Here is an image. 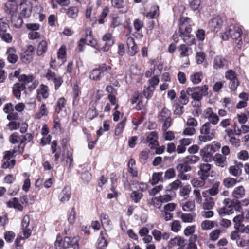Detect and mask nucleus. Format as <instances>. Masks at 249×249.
Here are the masks:
<instances>
[{
	"mask_svg": "<svg viewBox=\"0 0 249 249\" xmlns=\"http://www.w3.org/2000/svg\"><path fill=\"white\" fill-rule=\"evenodd\" d=\"M65 10L67 11V16L70 18H74L78 16L79 10L76 7L72 6Z\"/></svg>",
	"mask_w": 249,
	"mask_h": 249,
	"instance_id": "nucleus-36",
	"label": "nucleus"
},
{
	"mask_svg": "<svg viewBox=\"0 0 249 249\" xmlns=\"http://www.w3.org/2000/svg\"><path fill=\"white\" fill-rule=\"evenodd\" d=\"M181 219L184 222L191 223L193 221L194 217L191 214L182 213L181 215Z\"/></svg>",
	"mask_w": 249,
	"mask_h": 249,
	"instance_id": "nucleus-64",
	"label": "nucleus"
},
{
	"mask_svg": "<svg viewBox=\"0 0 249 249\" xmlns=\"http://www.w3.org/2000/svg\"><path fill=\"white\" fill-rule=\"evenodd\" d=\"M66 51V47L62 46L59 49L57 53L58 58L59 59H61L63 62L65 61Z\"/></svg>",
	"mask_w": 249,
	"mask_h": 249,
	"instance_id": "nucleus-60",
	"label": "nucleus"
},
{
	"mask_svg": "<svg viewBox=\"0 0 249 249\" xmlns=\"http://www.w3.org/2000/svg\"><path fill=\"white\" fill-rule=\"evenodd\" d=\"M70 242L69 237H66L63 240L57 239L55 242L56 249H65L68 248Z\"/></svg>",
	"mask_w": 249,
	"mask_h": 249,
	"instance_id": "nucleus-24",
	"label": "nucleus"
},
{
	"mask_svg": "<svg viewBox=\"0 0 249 249\" xmlns=\"http://www.w3.org/2000/svg\"><path fill=\"white\" fill-rule=\"evenodd\" d=\"M154 90L155 88L148 86L143 90V95L146 98L149 99L152 96Z\"/></svg>",
	"mask_w": 249,
	"mask_h": 249,
	"instance_id": "nucleus-61",
	"label": "nucleus"
},
{
	"mask_svg": "<svg viewBox=\"0 0 249 249\" xmlns=\"http://www.w3.org/2000/svg\"><path fill=\"white\" fill-rule=\"evenodd\" d=\"M181 207L184 211L191 212L195 210V204L193 200L188 201L181 204Z\"/></svg>",
	"mask_w": 249,
	"mask_h": 249,
	"instance_id": "nucleus-35",
	"label": "nucleus"
},
{
	"mask_svg": "<svg viewBox=\"0 0 249 249\" xmlns=\"http://www.w3.org/2000/svg\"><path fill=\"white\" fill-rule=\"evenodd\" d=\"M101 235H102V233H101ZM108 242L107 240L102 236L101 238L98 240L97 243V249H106L107 246Z\"/></svg>",
	"mask_w": 249,
	"mask_h": 249,
	"instance_id": "nucleus-49",
	"label": "nucleus"
},
{
	"mask_svg": "<svg viewBox=\"0 0 249 249\" xmlns=\"http://www.w3.org/2000/svg\"><path fill=\"white\" fill-rule=\"evenodd\" d=\"M12 23L14 26L17 28H20L21 27L23 20L21 17H17L15 16L14 18L11 19Z\"/></svg>",
	"mask_w": 249,
	"mask_h": 249,
	"instance_id": "nucleus-57",
	"label": "nucleus"
},
{
	"mask_svg": "<svg viewBox=\"0 0 249 249\" xmlns=\"http://www.w3.org/2000/svg\"><path fill=\"white\" fill-rule=\"evenodd\" d=\"M205 180L200 178H194L192 181V184L194 187H202L205 184Z\"/></svg>",
	"mask_w": 249,
	"mask_h": 249,
	"instance_id": "nucleus-50",
	"label": "nucleus"
},
{
	"mask_svg": "<svg viewBox=\"0 0 249 249\" xmlns=\"http://www.w3.org/2000/svg\"><path fill=\"white\" fill-rule=\"evenodd\" d=\"M148 204L160 209L161 207L162 203L160 196L158 197H153L151 199L148 201Z\"/></svg>",
	"mask_w": 249,
	"mask_h": 249,
	"instance_id": "nucleus-38",
	"label": "nucleus"
},
{
	"mask_svg": "<svg viewBox=\"0 0 249 249\" xmlns=\"http://www.w3.org/2000/svg\"><path fill=\"white\" fill-rule=\"evenodd\" d=\"M238 182L237 179L228 177L223 179V184L227 188H231L234 187Z\"/></svg>",
	"mask_w": 249,
	"mask_h": 249,
	"instance_id": "nucleus-32",
	"label": "nucleus"
},
{
	"mask_svg": "<svg viewBox=\"0 0 249 249\" xmlns=\"http://www.w3.org/2000/svg\"><path fill=\"white\" fill-rule=\"evenodd\" d=\"M146 141L149 143L151 148H155L158 146L157 133L156 131L150 132L147 136Z\"/></svg>",
	"mask_w": 249,
	"mask_h": 249,
	"instance_id": "nucleus-18",
	"label": "nucleus"
},
{
	"mask_svg": "<svg viewBox=\"0 0 249 249\" xmlns=\"http://www.w3.org/2000/svg\"><path fill=\"white\" fill-rule=\"evenodd\" d=\"M7 207L9 208H14L20 211L23 209V206L19 202L18 198L14 197L12 201H9L6 203Z\"/></svg>",
	"mask_w": 249,
	"mask_h": 249,
	"instance_id": "nucleus-29",
	"label": "nucleus"
},
{
	"mask_svg": "<svg viewBox=\"0 0 249 249\" xmlns=\"http://www.w3.org/2000/svg\"><path fill=\"white\" fill-rule=\"evenodd\" d=\"M21 137V135H19L18 133L16 132L13 133L10 135L9 141L13 144L20 143L21 145L23 144V141Z\"/></svg>",
	"mask_w": 249,
	"mask_h": 249,
	"instance_id": "nucleus-37",
	"label": "nucleus"
},
{
	"mask_svg": "<svg viewBox=\"0 0 249 249\" xmlns=\"http://www.w3.org/2000/svg\"><path fill=\"white\" fill-rule=\"evenodd\" d=\"M221 233V231L219 229H215V230L212 231L209 233L210 239L213 241H216L218 239Z\"/></svg>",
	"mask_w": 249,
	"mask_h": 249,
	"instance_id": "nucleus-47",
	"label": "nucleus"
},
{
	"mask_svg": "<svg viewBox=\"0 0 249 249\" xmlns=\"http://www.w3.org/2000/svg\"><path fill=\"white\" fill-rule=\"evenodd\" d=\"M191 190V188L190 185H185L181 188L179 194L184 199H187L189 197Z\"/></svg>",
	"mask_w": 249,
	"mask_h": 249,
	"instance_id": "nucleus-43",
	"label": "nucleus"
},
{
	"mask_svg": "<svg viewBox=\"0 0 249 249\" xmlns=\"http://www.w3.org/2000/svg\"><path fill=\"white\" fill-rule=\"evenodd\" d=\"M229 202V199H225L223 203L226 205L218 210V213L221 216L230 215L233 213V209L237 211H240L242 209L241 202L236 200L235 202L228 206Z\"/></svg>",
	"mask_w": 249,
	"mask_h": 249,
	"instance_id": "nucleus-3",
	"label": "nucleus"
},
{
	"mask_svg": "<svg viewBox=\"0 0 249 249\" xmlns=\"http://www.w3.org/2000/svg\"><path fill=\"white\" fill-rule=\"evenodd\" d=\"M8 22L6 17H2L0 19V37L4 41L11 43L13 38L9 32L10 28Z\"/></svg>",
	"mask_w": 249,
	"mask_h": 249,
	"instance_id": "nucleus-5",
	"label": "nucleus"
},
{
	"mask_svg": "<svg viewBox=\"0 0 249 249\" xmlns=\"http://www.w3.org/2000/svg\"><path fill=\"white\" fill-rule=\"evenodd\" d=\"M178 50L179 52V57L180 58L188 57L192 54L191 49L185 44H181L178 47Z\"/></svg>",
	"mask_w": 249,
	"mask_h": 249,
	"instance_id": "nucleus-21",
	"label": "nucleus"
},
{
	"mask_svg": "<svg viewBox=\"0 0 249 249\" xmlns=\"http://www.w3.org/2000/svg\"><path fill=\"white\" fill-rule=\"evenodd\" d=\"M227 62L226 60L222 56H216L213 61V67L215 69H219L223 68L225 65H227Z\"/></svg>",
	"mask_w": 249,
	"mask_h": 249,
	"instance_id": "nucleus-27",
	"label": "nucleus"
},
{
	"mask_svg": "<svg viewBox=\"0 0 249 249\" xmlns=\"http://www.w3.org/2000/svg\"><path fill=\"white\" fill-rule=\"evenodd\" d=\"M101 78V71L98 68L93 70L90 73L89 78L91 80L99 81Z\"/></svg>",
	"mask_w": 249,
	"mask_h": 249,
	"instance_id": "nucleus-39",
	"label": "nucleus"
},
{
	"mask_svg": "<svg viewBox=\"0 0 249 249\" xmlns=\"http://www.w3.org/2000/svg\"><path fill=\"white\" fill-rule=\"evenodd\" d=\"M202 79V74L201 72H196L191 76V80L194 84L199 83Z\"/></svg>",
	"mask_w": 249,
	"mask_h": 249,
	"instance_id": "nucleus-48",
	"label": "nucleus"
},
{
	"mask_svg": "<svg viewBox=\"0 0 249 249\" xmlns=\"http://www.w3.org/2000/svg\"><path fill=\"white\" fill-rule=\"evenodd\" d=\"M171 230L175 232H178L179 231L181 228V223L180 221L178 220H174L173 221L171 226Z\"/></svg>",
	"mask_w": 249,
	"mask_h": 249,
	"instance_id": "nucleus-58",
	"label": "nucleus"
},
{
	"mask_svg": "<svg viewBox=\"0 0 249 249\" xmlns=\"http://www.w3.org/2000/svg\"><path fill=\"white\" fill-rule=\"evenodd\" d=\"M214 204V199L211 196H207L205 197L204 201L202 202L201 206L203 210H210L213 209Z\"/></svg>",
	"mask_w": 249,
	"mask_h": 249,
	"instance_id": "nucleus-22",
	"label": "nucleus"
},
{
	"mask_svg": "<svg viewBox=\"0 0 249 249\" xmlns=\"http://www.w3.org/2000/svg\"><path fill=\"white\" fill-rule=\"evenodd\" d=\"M35 52V48L32 45L27 46V49L21 57L22 61L23 63H28L33 59V56Z\"/></svg>",
	"mask_w": 249,
	"mask_h": 249,
	"instance_id": "nucleus-16",
	"label": "nucleus"
},
{
	"mask_svg": "<svg viewBox=\"0 0 249 249\" xmlns=\"http://www.w3.org/2000/svg\"><path fill=\"white\" fill-rule=\"evenodd\" d=\"M20 9V16L24 18L30 16L31 13V9L29 6L25 3H21L19 6Z\"/></svg>",
	"mask_w": 249,
	"mask_h": 249,
	"instance_id": "nucleus-28",
	"label": "nucleus"
},
{
	"mask_svg": "<svg viewBox=\"0 0 249 249\" xmlns=\"http://www.w3.org/2000/svg\"><path fill=\"white\" fill-rule=\"evenodd\" d=\"M223 24V20L219 15L213 16L208 23V27L213 32H218Z\"/></svg>",
	"mask_w": 249,
	"mask_h": 249,
	"instance_id": "nucleus-9",
	"label": "nucleus"
},
{
	"mask_svg": "<svg viewBox=\"0 0 249 249\" xmlns=\"http://www.w3.org/2000/svg\"><path fill=\"white\" fill-rule=\"evenodd\" d=\"M6 55L8 61L10 63L15 64L18 60V53L14 47H10L7 49Z\"/></svg>",
	"mask_w": 249,
	"mask_h": 249,
	"instance_id": "nucleus-15",
	"label": "nucleus"
},
{
	"mask_svg": "<svg viewBox=\"0 0 249 249\" xmlns=\"http://www.w3.org/2000/svg\"><path fill=\"white\" fill-rule=\"evenodd\" d=\"M199 136V144L210 141L213 139L216 136V129L211 125L209 123H205L200 128Z\"/></svg>",
	"mask_w": 249,
	"mask_h": 249,
	"instance_id": "nucleus-1",
	"label": "nucleus"
},
{
	"mask_svg": "<svg viewBox=\"0 0 249 249\" xmlns=\"http://www.w3.org/2000/svg\"><path fill=\"white\" fill-rule=\"evenodd\" d=\"M126 43L128 50V54L131 56L135 55L138 52V48L134 38L131 37H128L127 39Z\"/></svg>",
	"mask_w": 249,
	"mask_h": 249,
	"instance_id": "nucleus-17",
	"label": "nucleus"
},
{
	"mask_svg": "<svg viewBox=\"0 0 249 249\" xmlns=\"http://www.w3.org/2000/svg\"><path fill=\"white\" fill-rule=\"evenodd\" d=\"M188 93V88L186 90H182L180 91V96L179 97V102L183 105H186L189 102V97Z\"/></svg>",
	"mask_w": 249,
	"mask_h": 249,
	"instance_id": "nucleus-40",
	"label": "nucleus"
},
{
	"mask_svg": "<svg viewBox=\"0 0 249 249\" xmlns=\"http://www.w3.org/2000/svg\"><path fill=\"white\" fill-rule=\"evenodd\" d=\"M19 82L15 84L13 87V93L14 96L18 99L21 97V91L24 90L26 85L32 82L34 78L31 75H21L18 77Z\"/></svg>",
	"mask_w": 249,
	"mask_h": 249,
	"instance_id": "nucleus-2",
	"label": "nucleus"
},
{
	"mask_svg": "<svg viewBox=\"0 0 249 249\" xmlns=\"http://www.w3.org/2000/svg\"><path fill=\"white\" fill-rule=\"evenodd\" d=\"M30 217L28 215H25L21 222V227L23 231L24 237L28 238L31 234V230L29 228Z\"/></svg>",
	"mask_w": 249,
	"mask_h": 249,
	"instance_id": "nucleus-11",
	"label": "nucleus"
},
{
	"mask_svg": "<svg viewBox=\"0 0 249 249\" xmlns=\"http://www.w3.org/2000/svg\"><path fill=\"white\" fill-rule=\"evenodd\" d=\"M162 174V172L154 173L152 175L151 180L152 185H155L158 183L159 181H160Z\"/></svg>",
	"mask_w": 249,
	"mask_h": 249,
	"instance_id": "nucleus-51",
	"label": "nucleus"
},
{
	"mask_svg": "<svg viewBox=\"0 0 249 249\" xmlns=\"http://www.w3.org/2000/svg\"><path fill=\"white\" fill-rule=\"evenodd\" d=\"M66 104V100L64 97H61L58 99L57 102L56 107V111L59 113L62 109L65 107Z\"/></svg>",
	"mask_w": 249,
	"mask_h": 249,
	"instance_id": "nucleus-46",
	"label": "nucleus"
},
{
	"mask_svg": "<svg viewBox=\"0 0 249 249\" xmlns=\"http://www.w3.org/2000/svg\"><path fill=\"white\" fill-rule=\"evenodd\" d=\"M71 195V191L70 189L68 187H65L59 196L60 201L63 203L68 201L70 198Z\"/></svg>",
	"mask_w": 249,
	"mask_h": 249,
	"instance_id": "nucleus-31",
	"label": "nucleus"
},
{
	"mask_svg": "<svg viewBox=\"0 0 249 249\" xmlns=\"http://www.w3.org/2000/svg\"><path fill=\"white\" fill-rule=\"evenodd\" d=\"M220 183L219 181L215 182L212 186L206 191L211 196H215L219 193V187Z\"/></svg>",
	"mask_w": 249,
	"mask_h": 249,
	"instance_id": "nucleus-34",
	"label": "nucleus"
},
{
	"mask_svg": "<svg viewBox=\"0 0 249 249\" xmlns=\"http://www.w3.org/2000/svg\"><path fill=\"white\" fill-rule=\"evenodd\" d=\"M205 59V54L203 52H197L196 56V60L198 64H202Z\"/></svg>",
	"mask_w": 249,
	"mask_h": 249,
	"instance_id": "nucleus-63",
	"label": "nucleus"
},
{
	"mask_svg": "<svg viewBox=\"0 0 249 249\" xmlns=\"http://www.w3.org/2000/svg\"><path fill=\"white\" fill-rule=\"evenodd\" d=\"M203 117L209 120V121L206 122V123H209L211 125H215L217 124L220 120L218 115L214 113L213 109L211 107L207 108L204 111Z\"/></svg>",
	"mask_w": 249,
	"mask_h": 249,
	"instance_id": "nucleus-10",
	"label": "nucleus"
},
{
	"mask_svg": "<svg viewBox=\"0 0 249 249\" xmlns=\"http://www.w3.org/2000/svg\"><path fill=\"white\" fill-rule=\"evenodd\" d=\"M249 132V126L243 124L240 125H238L236 123L234 124V132L235 135L239 136L242 133H247Z\"/></svg>",
	"mask_w": 249,
	"mask_h": 249,
	"instance_id": "nucleus-23",
	"label": "nucleus"
},
{
	"mask_svg": "<svg viewBox=\"0 0 249 249\" xmlns=\"http://www.w3.org/2000/svg\"><path fill=\"white\" fill-rule=\"evenodd\" d=\"M208 87L205 85L202 86H196L188 88V95L195 101H200L203 96L207 94Z\"/></svg>",
	"mask_w": 249,
	"mask_h": 249,
	"instance_id": "nucleus-4",
	"label": "nucleus"
},
{
	"mask_svg": "<svg viewBox=\"0 0 249 249\" xmlns=\"http://www.w3.org/2000/svg\"><path fill=\"white\" fill-rule=\"evenodd\" d=\"M177 170L179 173H184L191 170V167L186 164L180 163L177 165Z\"/></svg>",
	"mask_w": 249,
	"mask_h": 249,
	"instance_id": "nucleus-52",
	"label": "nucleus"
},
{
	"mask_svg": "<svg viewBox=\"0 0 249 249\" xmlns=\"http://www.w3.org/2000/svg\"><path fill=\"white\" fill-rule=\"evenodd\" d=\"M243 164L241 162L238 163L237 165L231 166L229 168V173L234 177H238L242 174V170L240 169L239 166H242Z\"/></svg>",
	"mask_w": 249,
	"mask_h": 249,
	"instance_id": "nucleus-26",
	"label": "nucleus"
},
{
	"mask_svg": "<svg viewBox=\"0 0 249 249\" xmlns=\"http://www.w3.org/2000/svg\"><path fill=\"white\" fill-rule=\"evenodd\" d=\"M179 33L181 35L183 34H191L190 33L192 31V28L190 25L180 24L179 25Z\"/></svg>",
	"mask_w": 249,
	"mask_h": 249,
	"instance_id": "nucleus-41",
	"label": "nucleus"
},
{
	"mask_svg": "<svg viewBox=\"0 0 249 249\" xmlns=\"http://www.w3.org/2000/svg\"><path fill=\"white\" fill-rule=\"evenodd\" d=\"M158 118L159 121L163 123L162 131L165 132L170 127L172 123L170 111L167 108L164 107L159 113Z\"/></svg>",
	"mask_w": 249,
	"mask_h": 249,
	"instance_id": "nucleus-7",
	"label": "nucleus"
},
{
	"mask_svg": "<svg viewBox=\"0 0 249 249\" xmlns=\"http://www.w3.org/2000/svg\"><path fill=\"white\" fill-rule=\"evenodd\" d=\"M143 197V194L142 193L137 191H133L130 195V198L135 203H138Z\"/></svg>",
	"mask_w": 249,
	"mask_h": 249,
	"instance_id": "nucleus-44",
	"label": "nucleus"
},
{
	"mask_svg": "<svg viewBox=\"0 0 249 249\" xmlns=\"http://www.w3.org/2000/svg\"><path fill=\"white\" fill-rule=\"evenodd\" d=\"M37 98L39 101H41V98H47L49 95V88L46 85L41 84L37 89Z\"/></svg>",
	"mask_w": 249,
	"mask_h": 249,
	"instance_id": "nucleus-19",
	"label": "nucleus"
},
{
	"mask_svg": "<svg viewBox=\"0 0 249 249\" xmlns=\"http://www.w3.org/2000/svg\"><path fill=\"white\" fill-rule=\"evenodd\" d=\"M185 240L183 237L177 236L169 240L168 247L169 249H171L177 246L179 247V248H182L185 245Z\"/></svg>",
	"mask_w": 249,
	"mask_h": 249,
	"instance_id": "nucleus-13",
	"label": "nucleus"
},
{
	"mask_svg": "<svg viewBox=\"0 0 249 249\" xmlns=\"http://www.w3.org/2000/svg\"><path fill=\"white\" fill-rule=\"evenodd\" d=\"M18 152L17 149L12 151H6L3 153V158L1 167L4 169H12L15 164V160L11 159L14 155Z\"/></svg>",
	"mask_w": 249,
	"mask_h": 249,
	"instance_id": "nucleus-8",
	"label": "nucleus"
},
{
	"mask_svg": "<svg viewBox=\"0 0 249 249\" xmlns=\"http://www.w3.org/2000/svg\"><path fill=\"white\" fill-rule=\"evenodd\" d=\"M182 39L187 46H191L193 44L195 41L194 36L191 34H179Z\"/></svg>",
	"mask_w": 249,
	"mask_h": 249,
	"instance_id": "nucleus-33",
	"label": "nucleus"
},
{
	"mask_svg": "<svg viewBox=\"0 0 249 249\" xmlns=\"http://www.w3.org/2000/svg\"><path fill=\"white\" fill-rule=\"evenodd\" d=\"M48 49L46 41L42 40L39 42L36 48V54L38 56H42L46 53Z\"/></svg>",
	"mask_w": 249,
	"mask_h": 249,
	"instance_id": "nucleus-25",
	"label": "nucleus"
},
{
	"mask_svg": "<svg viewBox=\"0 0 249 249\" xmlns=\"http://www.w3.org/2000/svg\"><path fill=\"white\" fill-rule=\"evenodd\" d=\"M125 122L126 119H124L121 122L117 124L115 131V134L116 135H119L123 132Z\"/></svg>",
	"mask_w": 249,
	"mask_h": 249,
	"instance_id": "nucleus-54",
	"label": "nucleus"
},
{
	"mask_svg": "<svg viewBox=\"0 0 249 249\" xmlns=\"http://www.w3.org/2000/svg\"><path fill=\"white\" fill-rule=\"evenodd\" d=\"M159 15V7L157 5L152 6L149 12L147 14V17L151 18H155Z\"/></svg>",
	"mask_w": 249,
	"mask_h": 249,
	"instance_id": "nucleus-42",
	"label": "nucleus"
},
{
	"mask_svg": "<svg viewBox=\"0 0 249 249\" xmlns=\"http://www.w3.org/2000/svg\"><path fill=\"white\" fill-rule=\"evenodd\" d=\"M199 160V158L196 155H189L187 156L185 159V162L188 164H193Z\"/></svg>",
	"mask_w": 249,
	"mask_h": 249,
	"instance_id": "nucleus-53",
	"label": "nucleus"
},
{
	"mask_svg": "<svg viewBox=\"0 0 249 249\" xmlns=\"http://www.w3.org/2000/svg\"><path fill=\"white\" fill-rule=\"evenodd\" d=\"M237 157L238 158L242 160L243 161H246L248 160L249 158V155L248 152L245 150H243L240 151L237 154Z\"/></svg>",
	"mask_w": 249,
	"mask_h": 249,
	"instance_id": "nucleus-59",
	"label": "nucleus"
},
{
	"mask_svg": "<svg viewBox=\"0 0 249 249\" xmlns=\"http://www.w3.org/2000/svg\"><path fill=\"white\" fill-rule=\"evenodd\" d=\"M48 114V110L45 104H42L40 107V110L38 112H37L36 115V118L40 119L43 116H46Z\"/></svg>",
	"mask_w": 249,
	"mask_h": 249,
	"instance_id": "nucleus-45",
	"label": "nucleus"
},
{
	"mask_svg": "<svg viewBox=\"0 0 249 249\" xmlns=\"http://www.w3.org/2000/svg\"><path fill=\"white\" fill-rule=\"evenodd\" d=\"M213 160L215 165L221 168H224L227 166L226 163V157L220 154H216L213 158Z\"/></svg>",
	"mask_w": 249,
	"mask_h": 249,
	"instance_id": "nucleus-20",
	"label": "nucleus"
},
{
	"mask_svg": "<svg viewBox=\"0 0 249 249\" xmlns=\"http://www.w3.org/2000/svg\"><path fill=\"white\" fill-rule=\"evenodd\" d=\"M242 34V30L239 27L231 25L226 29L221 35V38L224 40H228L229 37L233 40H237L240 38Z\"/></svg>",
	"mask_w": 249,
	"mask_h": 249,
	"instance_id": "nucleus-6",
	"label": "nucleus"
},
{
	"mask_svg": "<svg viewBox=\"0 0 249 249\" xmlns=\"http://www.w3.org/2000/svg\"><path fill=\"white\" fill-rule=\"evenodd\" d=\"M212 165L209 163H202L199 166L200 170L198 172V175L200 178L203 179H207L210 176V171L211 169Z\"/></svg>",
	"mask_w": 249,
	"mask_h": 249,
	"instance_id": "nucleus-14",
	"label": "nucleus"
},
{
	"mask_svg": "<svg viewBox=\"0 0 249 249\" xmlns=\"http://www.w3.org/2000/svg\"><path fill=\"white\" fill-rule=\"evenodd\" d=\"M246 191L242 185L235 187L231 193V196L236 200L244 198L246 196Z\"/></svg>",
	"mask_w": 249,
	"mask_h": 249,
	"instance_id": "nucleus-12",
	"label": "nucleus"
},
{
	"mask_svg": "<svg viewBox=\"0 0 249 249\" xmlns=\"http://www.w3.org/2000/svg\"><path fill=\"white\" fill-rule=\"evenodd\" d=\"M11 7H7L6 12L11 15V19L16 16L17 7L16 4H12Z\"/></svg>",
	"mask_w": 249,
	"mask_h": 249,
	"instance_id": "nucleus-55",
	"label": "nucleus"
},
{
	"mask_svg": "<svg viewBox=\"0 0 249 249\" xmlns=\"http://www.w3.org/2000/svg\"><path fill=\"white\" fill-rule=\"evenodd\" d=\"M193 194L195 196V200L197 204L201 205L203 202L202 197L199 190L195 189L193 191Z\"/></svg>",
	"mask_w": 249,
	"mask_h": 249,
	"instance_id": "nucleus-56",
	"label": "nucleus"
},
{
	"mask_svg": "<svg viewBox=\"0 0 249 249\" xmlns=\"http://www.w3.org/2000/svg\"><path fill=\"white\" fill-rule=\"evenodd\" d=\"M122 23V19L121 18L117 15H114L112 17V22L111 26L114 28L118 26Z\"/></svg>",
	"mask_w": 249,
	"mask_h": 249,
	"instance_id": "nucleus-62",
	"label": "nucleus"
},
{
	"mask_svg": "<svg viewBox=\"0 0 249 249\" xmlns=\"http://www.w3.org/2000/svg\"><path fill=\"white\" fill-rule=\"evenodd\" d=\"M215 223L216 222L214 221L204 220L201 223L200 227L202 230L208 231L213 228Z\"/></svg>",
	"mask_w": 249,
	"mask_h": 249,
	"instance_id": "nucleus-30",
	"label": "nucleus"
}]
</instances>
